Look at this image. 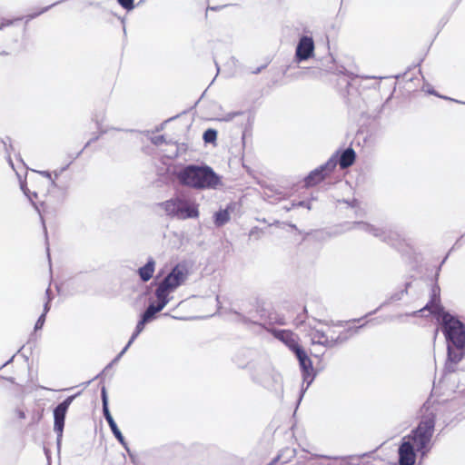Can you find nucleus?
I'll list each match as a JSON object with an SVG mask.
<instances>
[{
    "instance_id": "19",
    "label": "nucleus",
    "mask_w": 465,
    "mask_h": 465,
    "mask_svg": "<svg viewBox=\"0 0 465 465\" xmlns=\"http://www.w3.org/2000/svg\"><path fill=\"white\" fill-rule=\"evenodd\" d=\"M29 426L37 424L43 418L44 409L39 405H35L29 412Z\"/></svg>"
},
{
    "instance_id": "20",
    "label": "nucleus",
    "mask_w": 465,
    "mask_h": 465,
    "mask_svg": "<svg viewBox=\"0 0 465 465\" xmlns=\"http://www.w3.org/2000/svg\"><path fill=\"white\" fill-rule=\"evenodd\" d=\"M147 322H143V318L142 317L141 321L137 323L136 329L134 333L132 335L130 341H128L127 345L124 348V350L121 351L120 356L123 355L128 347L134 342V341L136 339V337L139 335V333L143 330L144 324Z\"/></svg>"
},
{
    "instance_id": "21",
    "label": "nucleus",
    "mask_w": 465,
    "mask_h": 465,
    "mask_svg": "<svg viewBox=\"0 0 465 465\" xmlns=\"http://www.w3.org/2000/svg\"><path fill=\"white\" fill-rule=\"evenodd\" d=\"M229 218L230 216L228 212L226 210H222L215 213L214 223L217 226H221L227 223Z\"/></svg>"
},
{
    "instance_id": "18",
    "label": "nucleus",
    "mask_w": 465,
    "mask_h": 465,
    "mask_svg": "<svg viewBox=\"0 0 465 465\" xmlns=\"http://www.w3.org/2000/svg\"><path fill=\"white\" fill-rule=\"evenodd\" d=\"M355 160V153L352 149L345 150L341 158H340V165L341 168H347L351 166Z\"/></svg>"
},
{
    "instance_id": "10",
    "label": "nucleus",
    "mask_w": 465,
    "mask_h": 465,
    "mask_svg": "<svg viewBox=\"0 0 465 465\" xmlns=\"http://www.w3.org/2000/svg\"><path fill=\"white\" fill-rule=\"evenodd\" d=\"M336 166V161L333 159H331L324 166H322L320 169H316L313 172H312L308 177L305 180V183L308 186H313L317 183H319L321 181L323 180L325 173H323L325 171L331 172L334 167Z\"/></svg>"
},
{
    "instance_id": "25",
    "label": "nucleus",
    "mask_w": 465,
    "mask_h": 465,
    "mask_svg": "<svg viewBox=\"0 0 465 465\" xmlns=\"http://www.w3.org/2000/svg\"><path fill=\"white\" fill-rule=\"evenodd\" d=\"M14 415H15V419L17 420H25V417H26L25 412L24 411V410L19 409V408L15 410Z\"/></svg>"
},
{
    "instance_id": "3",
    "label": "nucleus",
    "mask_w": 465,
    "mask_h": 465,
    "mask_svg": "<svg viewBox=\"0 0 465 465\" xmlns=\"http://www.w3.org/2000/svg\"><path fill=\"white\" fill-rule=\"evenodd\" d=\"M166 214L181 220L197 218L198 205L181 197H176L161 203Z\"/></svg>"
},
{
    "instance_id": "22",
    "label": "nucleus",
    "mask_w": 465,
    "mask_h": 465,
    "mask_svg": "<svg viewBox=\"0 0 465 465\" xmlns=\"http://www.w3.org/2000/svg\"><path fill=\"white\" fill-rule=\"evenodd\" d=\"M217 138V132L213 129H208L203 134L205 143H213Z\"/></svg>"
},
{
    "instance_id": "27",
    "label": "nucleus",
    "mask_w": 465,
    "mask_h": 465,
    "mask_svg": "<svg viewBox=\"0 0 465 465\" xmlns=\"http://www.w3.org/2000/svg\"><path fill=\"white\" fill-rule=\"evenodd\" d=\"M45 190L44 188H43V189H38V190L35 189V190L32 192V194H33V196H34L35 199H37V198H38V196H39V194H44V193H45Z\"/></svg>"
},
{
    "instance_id": "9",
    "label": "nucleus",
    "mask_w": 465,
    "mask_h": 465,
    "mask_svg": "<svg viewBox=\"0 0 465 465\" xmlns=\"http://www.w3.org/2000/svg\"><path fill=\"white\" fill-rule=\"evenodd\" d=\"M295 355L298 358L300 366L302 370L303 379L305 381H307L308 385H310V383L312 381V379H313L312 362L302 349H297Z\"/></svg>"
},
{
    "instance_id": "24",
    "label": "nucleus",
    "mask_w": 465,
    "mask_h": 465,
    "mask_svg": "<svg viewBox=\"0 0 465 465\" xmlns=\"http://www.w3.org/2000/svg\"><path fill=\"white\" fill-rule=\"evenodd\" d=\"M118 3L125 9L132 10L134 8V0H117Z\"/></svg>"
},
{
    "instance_id": "23",
    "label": "nucleus",
    "mask_w": 465,
    "mask_h": 465,
    "mask_svg": "<svg viewBox=\"0 0 465 465\" xmlns=\"http://www.w3.org/2000/svg\"><path fill=\"white\" fill-rule=\"evenodd\" d=\"M448 357L449 360L453 362H458L461 359V356L460 354H457L456 352L452 351L450 346L448 347Z\"/></svg>"
},
{
    "instance_id": "17",
    "label": "nucleus",
    "mask_w": 465,
    "mask_h": 465,
    "mask_svg": "<svg viewBox=\"0 0 465 465\" xmlns=\"http://www.w3.org/2000/svg\"><path fill=\"white\" fill-rule=\"evenodd\" d=\"M49 292H50V290L47 289L46 292H45V305H44V312L40 315V317L38 318L37 322H35V331L40 330V329L43 328V326L45 324V315L48 312V311L50 310V301H51V298L49 296Z\"/></svg>"
},
{
    "instance_id": "29",
    "label": "nucleus",
    "mask_w": 465,
    "mask_h": 465,
    "mask_svg": "<svg viewBox=\"0 0 465 465\" xmlns=\"http://www.w3.org/2000/svg\"><path fill=\"white\" fill-rule=\"evenodd\" d=\"M371 231H373L374 235H379V234L377 233V232H378V230H377V229H373V228H371Z\"/></svg>"
},
{
    "instance_id": "11",
    "label": "nucleus",
    "mask_w": 465,
    "mask_h": 465,
    "mask_svg": "<svg viewBox=\"0 0 465 465\" xmlns=\"http://www.w3.org/2000/svg\"><path fill=\"white\" fill-rule=\"evenodd\" d=\"M102 397H103V411H104V417H105L113 433L114 434V436L119 440L120 442L123 443L124 437H123L121 431L119 430L116 423L114 422L112 415L110 414V411L108 409L107 396H106V391H105L104 387L102 390Z\"/></svg>"
},
{
    "instance_id": "28",
    "label": "nucleus",
    "mask_w": 465,
    "mask_h": 465,
    "mask_svg": "<svg viewBox=\"0 0 465 465\" xmlns=\"http://www.w3.org/2000/svg\"><path fill=\"white\" fill-rule=\"evenodd\" d=\"M11 24H12L11 22H7V23H5V24H1V25H0V29H3L5 26L9 25H11Z\"/></svg>"
},
{
    "instance_id": "7",
    "label": "nucleus",
    "mask_w": 465,
    "mask_h": 465,
    "mask_svg": "<svg viewBox=\"0 0 465 465\" xmlns=\"http://www.w3.org/2000/svg\"><path fill=\"white\" fill-rule=\"evenodd\" d=\"M416 450L409 441L402 442L399 448V463L400 465H414L416 460Z\"/></svg>"
},
{
    "instance_id": "15",
    "label": "nucleus",
    "mask_w": 465,
    "mask_h": 465,
    "mask_svg": "<svg viewBox=\"0 0 465 465\" xmlns=\"http://www.w3.org/2000/svg\"><path fill=\"white\" fill-rule=\"evenodd\" d=\"M310 336L312 343L331 346L335 342L332 337L330 340L322 331L318 330L312 331Z\"/></svg>"
},
{
    "instance_id": "5",
    "label": "nucleus",
    "mask_w": 465,
    "mask_h": 465,
    "mask_svg": "<svg viewBox=\"0 0 465 465\" xmlns=\"http://www.w3.org/2000/svg\"><path fill=\"white\" fill-rule=\"evenodd\" d=\"M442 321L447 339L457 348H462L465 344V328L463 324L449 313H443Z\"/></svg>"
},
{
    "instance_id": "1",
    "label": "nucleus",
    "mask_w": 465,
    "mask_h": 465,
    "mask_svg": "<svg viewBox=\"0 0 465 465\" xmlns=\"http://www.w3.org/2000/svg\"><path fill=\"white\" fill-rule=\"evenodd\" d=\"M177 178L183 185L193 188H214L220 183V178L210 167L189 165L180 171Z\"/></svg>"
},
{
    "instance_id": "26",
    "label": "nucleus",
    "mask_w": 465,
    "mask_h": 465,
    "mask_svg": "<svg viewBox=\"0 0 465 465\" xmlns=\"http://www.w3.org/2000/svg\"><path fill=\"white\" fill-rule=\"evenodd\" d=\"M48 8H49L48 6H47V7H45V8H42V9H40L39 11L35 12V13H33V14L29 15L28 16H29L30 18H35L36 16H38V15H40L41 14L45 13V11H47V10H48Z\"/></svg>"
},
{
    "instance_id": "6",
    "label": "nucleus",
    "mask_w": 465,
    "mask_h": 465,
    "mask_svg": "<svg viewBox=\"0 0 465 465\" xmlns=\"http://www.w3.org/2000/svg\"><path fill=\"white\" fill-rule=\"evenodd\" d=\"M272 334L275 338L288 346L294 353L297 351V349H302L298 343V336L292 331L288 330H273Z\"/></svg>"
},
{
    "instance_id": "30",
    "label": "nucleus",
    "mask_w": 465,
    "mask_h": 465,
    "mask_svg": "<svg viewBox=\"0 0 465 465\" xmlns=\"http://www.w3.org/2000/svg\"><path fill=\"white\" fill-rule=\"evenodd\" d=\"M33 183H34L35 185H37V184H39V183H40V182H39V181H36V180H35V181H34Z\"/></svg>"
},
{
    "instance_id": "16",
    "label": "nucleus",
    "mask_w": 465,
    "mask_h": 465,
    "mask_svg": "<svg viewBox=\"0 0 465 465\" xmlns=\"http://www.w3.org/2000/svg\"><path fill=\"white\" fill-rule=\"evenodd\" d=\"M154 261L153 259H150L144 266L139 269V275L143 282H147L152 278L153 273L154 272Z\"/></svg>"
},
{
    "instance_id": "8",
    "label": "nucleus",
    "mask_w": 465,
    "mask_h": 465,
    "mask_svg": "<svg viewBox=\"0 0 465 465\" xmlns=\"http://www.w3.org/2000/svg\"><path fill=\"white\" fill-rule=\"evenodd\" d=\"M72 401V398H67L62 403H60L54 411V430L61 435L64 425V417L66 411Z\"/></svg>"
},
{
    "instance_id": "4",
    "label": "nucleus",
    "mask_w": 465,
    "mask_h": 465,
    "mask_svg": "<svg viewBox=\"0 0 465 465\" xmlns=\"http://www.w3.org/2000/svg\"><path fill=\"white\" fill-rule=\"evenodd\" d=\"M188 271L183 265H176L156 289L155 295L169 298V294L184 282Z\"/></svg>"
},
{
    "instance_id": "2",
    "label": "nucleus",
    "mask_w": 465,
    "mask_h": 465,
    "mask_svg": "<svg viewBox=\"0 0 465 465\" xmlns=\"http://www.w3.org/2000/svg\"><path fill=\"white\" fill-rule=\"evenodd\" d=\"M434 431V416L430 414L424 417L416 430L410 435L402 438L404 441H409L413 445V449L421 456H425L430 450V440Z\"/></svg>"
},
{
    "instance_id": "12",
    "label": "nucleus",
    "mask_w": 465,
    "mask_h": 465,
    "mask_svg": "<svg viewBox=\"0 0 465 465\" xmlns=\"http://www.w3.org/2000/svg\"><path fill=\"white\" fill-rule=\"evenodd\" d=\"M313 41L312 38L304 36L302 37L297 46L296 55L300 60L308 59L313 52Z\"/></svg>"
},
{
    "instance_id": "13",
    "label": "nucleus",
    "mask_w": 465,
    "mask_h": 465,
    "mask_svg": "<svg viewBox=\"0 0 465 465\" xmlns=\"http://www.w3.org/2000/svg\"><path fill=\"white\" fill-rule=\"evenodd\" d=\"M158 303L157 305L150 304L144 313L143 314V322L151 321L156 312H161L164 306L169 302V298L162 296H156Z\"/></svg>"
},
{
    "instance_id": "14",
    "label": "nucleus",
    "mask_w": 465,
    "mask_h": 465,
    "mask_svg": "<svg viewBox=\"0 0 465 465\" xmlns=\"http://www.w3.org/2000/svg\"><path fill=\"white\" fill-rule=\"evenodd\" d=\"M439 292L440 290L438 287H434L432 289V299L430 302L426 304V306L421 309L420 312L430 311L431 313L439 315L442 312V308L440 304Z\"/></svg>"
}]
</instances>
